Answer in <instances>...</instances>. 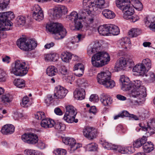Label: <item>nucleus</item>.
Segmentation results:
<instances>
[{
	"label": "nucleus",
	"mask_w": 155,
	"mask_h": 155,
	"mask_svg": "<svg viewBox=\"0 0 155 155\" xmlns=\"http://www.w3.org/2000/svg\"><path fill=\"white\" fill-rule=\"evenodd\" d=\"M134 86H132L130 92V96L134 99L130 101L132 105H138L143 104L145 101V97L146 96V88L143 85L142 82L137 80L134 81Z\"/></svg>",
	"instance_id": "f257e3e1"
},
{
	"label": "nucleus",
	"mask_w": 155,
	"mask_h": 155,
	"mask_svg": "<svg viewBox=\"0 0 155 155\" xmlns=\"http://www.w3.org/2000/svg\"><path fill=\"white\" fill-rule=\"evenodd\" d=\"M83 5L86 12L89 15H94L96 12L98 13L100 10L108 6L105 3L104 0H83Z\"/></svg>",
	"instance_id": "f03ea898"
},
{
	"label": "nucleus",
	"mask_w": 155,
	"mask_h": 155,
	"mask_svg": "<svg viewBox=\"0 0 155 155\" xmlns=\"http://www.w3.org/2000/svg\"><path fill=\"white\" fill-rule=\"evenodd\" d=\"M110 60V56L107 53L100 51L93 55L91 62L93 66L99 67L107 64Z\"/></svg>",
	"instance_id": "7ed1b4c3"
},
{
	"label": "nucleus",
	"mask_w": 155,
	"mask_h": 155,
	"mask_svg": "<svg viewBox=\"0 0 155 155\" xmlns=\"http://www.w3.org/2000/svg\"><path fill=\"white\" fill-rule=\"evenodd\" d=\"M46 28L50 32L54 34L56 39L63 38L66 35L67 32L61 24L51 22L48 24Z\"/></svg>",
	"instance_id": "20e7f679"
},
{
	"label": "nucleus",
	"mask_w": 155,
	"mask_h": 155,
	"mask_svg": "<svg viewBox=\"0 0 155 155\" xmlns=\"http://www.w3.org/2000/svg\"><path fill=\"white\" fill-rule=\"evenodd\" d=\"M14 18L15 15L11 12L0 13V31H5L10 29L12 24L8 18L12 19Z\"/></svg>",
	"instance_id": "39448f33"
},
{
	"label": "nucleus",
	"mask_w": 155,
	"mask_h": 155,
	"mask_svg": "<svg viewBox=\"0 0 155 155\" xmlns=\"http://www.w3.org/2000/svg\"><path fill=\"white\" fill-rule=\"evenodd\" d=\"M28 68L27 63L20 61H16L10 69V72L17 76H23L27 73Z\"/></svg>",
	"instance_id": "423d86ee"
},
{
	"label": "nucleus",
	"mask_w": 155,
	"mask_h": 155,
	"mask_svg": "<svg viewBox=\"0 0 155 155\" xmlns=\"http://www.w3.org/2000/svg\"><path fill=\"white\" fill-rule=\"evenodd\" d=\"M17 45L20 49L23 51H30L36 47L37 43L36 41L33 39L22 38L17 40Z\"/></svg>",
	"instance_id": "0eeeda50"
},
{
	"label": "nucleus",
	"mask_w": 155,
	"mask_h": 155,
	"mask_svg": "<svg viewBox=\"0 0 155 155\" xmlns=\"http://www.w3.org/2000/svg\"><path fill=\"white\" fill-rule=\"evenodd\" d=\"M129 0H117L116 4L117 7L123 12V17L124 19L129 20L132 17L134 13L133 9L127 4Z\"/></svg>",
	"instance_id": "6e6552de"
},
{
	"label": "nucleus",
	"mask_w": 155,
	"mask_h": 155,
	"mask_svg": "<svg viewBox=\"0 0 155 155\" xmlns=\"http://www.w3.org/2000/svg\"><path fill=\"white\" fill-rule=\"evenodd\" d=\"M67 12V8L65 6L60 5L49 9L48 12L49 16L52 18H59L62 14H65Z\"/></svg>",
	"instance_id": "1a4fd4ad"
},
{
	"label": "nucleus",
	"mask_w": 155,
	"mask_h": 155,
	"mask_svg": "<svg viewBox=\"0 0 155 155\" xmlns=\"http://www.w3.org/2000/svg\"><path fill=\"white\" fill-rule=\"evenodd\" d=\"M134 65V63L131 57L125 58L123 57L120 58L117 61L115 68L118 70L124 69L128 67L131 68Z\"/></svg>",
	"instance_id": "9d476101"
},
{
	"label": "nucleus",
	"mask_w": 155,
	"mask_h": 155,
	"mask_svg": "<svg viewBox=\"0 0 155 155\" xmlns=\"http://www.w3.org/2000/svg\"><path fill=\"white\" fill-rule=\"evenodd\" d=\"M59 72L61 74L64 80L71 84L72 81L74 79V77L71 71L68 70L65 67L63 66L61 68Z\"/></svg>",
	"instance_id": "9b49d317"
},
{
	"label": "nucleus",
	"mask_w": 155,
	"mask_h": 155,
	"mask_svg": "<svg viewBox=\"0 0 155 155\" xmlns=\"http://www.w3.org/2000/svg\"><path fill=\"white\" fill-rule=\"evenodd\" d=\"M21 139L24 142L31 144H36L38 140V136L33 133L24 134L22 136Z\"/></svg>",
	"instance_id": "f8f14e48"
},
{
	"label": "nucleus",
	"mask_w": 155,
	"mask_h": 155,
	"mask_svg": "<svg viewBox=\"0 0 155 155\" xmlns=\"http://www.w3.org/2000/svg\"><path fill=\"white\" fill-rule=\"evenodd\" d=\"M62 141L65 144L70 146L71 152L74 151L76 149L82 147L81 144L77 143L75 140L72 138H64L62 139Z\"/></svg>",
	"instance_id": "ddd939ff"
},
{
	"label": "nucleus",
	"mask_w": 155,
	"mask_h": 155,
	"mask_svg": "<svg viewBox=\"0 0 155 155\" xmlns=\"http://www.w3.org/2000/svg\"><path fill=\"white\" fill-rule=\"evenodd\" d=\"M83 132L84 136L89 140H92L96 137L97 131L93 127H85L83 130Z\"/></svg>",
	"instance_id": "4468645a"
},
{
	"label": "nucleus",
	"mask_w": 155,
	"mask_h": 155,
	"mask_svg": "<svg viewBox=\"0 0 155 155\" xmlns=\"http://www.w3.org/2000/svg\"><path fill=\"white\" fill-rule=\"evenodd\" d=\"M68 91L66 88L60 85L56 87L54 90V97L56 99H63L66 96Z\"/></svg>",
	"instance_id": "2eb2a0df"
},
{
	"label": "nucleus",
	"mask_w": 155,
	"mask_h": 155,
	"mask_svg": "<svg viewBox=\"0 0 155 155\" xmlns=\"http://www.w3.org/2000/svg\"><path fill=\"white\" fill-rule=\"evenodd\" d=\"M120 81L123 90L127 91L132 89V84L130 83V80L128 77L124 75H121L120 78Z\"/></svg>",
	"instance_id": "dca6fc26"
},
{
	"label": "nucleus",
	"mask_w": 155,
	"mask_h": 155,
	"mask_svg": "<svg viewBox=\"0 0 155 155\" xmlns=\"http://www.w3.org/2000/svg\"><path fill=\"white\" fill-rule=\"evenodd\" d=\"M111 76L110 72L108 71H101L98 73L97 76V82L100 84L101 85L108 78Z\"/></svg>",
	"instance_id": "f3484780"
},
{
	"label": "nucleus",
	"mask_w": 155,
	"mask_h": 155,
	"mask_svg": "<svg viewBox=\"0 0 155 155\" xmlns=\"http://www.w3.org/2000/svg\"><path fill=\"white\" fill-rule=\"evenodd\" d=\"M151 125H152L151 127L149 126L146 127L143 125L142 124L140 123L139 124L140 127H137L136 130L137 132L141 130L142 131L147 132L150 134H154V132L153 129L155 130V119L153 120L151 122Z\"/></svg>",
	"instance_id": "a211bd4d"
},
{
	"label": "nucleus",
	"mask_w": 155,
	"mask_h": 155,
	"mask_svg": "<svg viewBox=\"0 0 155 155\" xmlns=\"http://www.w3.org/2000/svg\"><path fill=\"white\" fill-rule=\"evenodd\" d=\"M132 71L134 74L138 76H143L147 72L145 67L141 63L136 65L133 68Z\"/></svg>",
	"instance_id": "6ab92c4d"
},
{
	"label": "nucleus",
	"mask_w": 155,
	"mask_h": 155,
	"mask_svg": "<svg viewBox=\"0 0 155 155\" xmlns=\"http://www.w3.org/2000/svg\"><path fill=\"white\" fill-rule=\"evenodd\" d=\"M101 46L98 42L92 43L88 47L87 53L89 55L93 53L99 51L101 49Z\"/></svg>",
	"instance_id": "aec40b11"
},
{
	"label": "nucleus",
	"mask_w": 155,
	"mask_h": 155,
	"mask_svg": "<svg viewBox=\"0 0 155 155\" xmlns=\"http://www.w3.org/2000/svg\"><path fill=\"white\" fill-rule=\"evenodd\" d=\"M85 93L84 88L79 87L77 88L74 92V97L79 100H82L85 98Z\"/></svg>",
	"instance_id": "412c9836"
},
{
	"label": "nucleus",
	"mask_w": 155,
	"mask_h": 155,
	"mask_svg": "<svg viewBox=\"0 0 155 155\" xmlns=\"http://www.w3.org/2000/svg\"><path fill=\"white\" fill-rule=\"evenodd\" d=\"M15 130V127L11 124L4 125L2 127L1 132L4 134H8L13 133Z\"/></svg>",
	"instance_id": "4be33fe9"
},
{
	"label": "nucleus",
	"mask_w": 155,
	"mask_h": 155,
	"mask_svg": "<svg viewBox=\"0 0 155 155\" xmlns=\"http://www.w3.org/2000/svg\"><path fill=\"white\" fill-rule=\"evenodd\" d=\"M130 44L129 38L127 37H124L119 40L118 42V46L119 48L127 49L130 46Z\"/></svg>",
	"instance_id": "5701e85b"
},
{
	"label": "nucleus",
	"mask_w": 155,
	"mask_h": 155,
	"mask_svg": "<svg viewBox=\"0 0 155 155\" xmlns=\"http://www.w3.org/2000/svg\"><path fill=\"white\" fill-rule=\"evenodd\" d=\"M55 124L53 120L47 118L42 119L41 122V126L46 128L53 127Z\"/></svg>",
	"instance_id": "b1692460"
},
{
	"label": "nucleus",
	"mask_w": 155,
	"mask_h": 155,
	"mask_svg": "<svg viewBox=\"0 0 155 155\" xmlns=\"http://www.w3.org/2000/svg\"><path fill=\"white\" fill-rule=\"evenodd\" d=\"M45 60L47 61H55L59 58V55L56 53H51L44 55Z\"/></svg>",
	"instance_id": "393cba45"
},
{
	"label": "nucleus",
	"mask_w": 155,
	"mask_h": 155,
	"mask_svg": "<svg viewBox=\"0 0 155 155\" xmlns=\"http://www.w3.org/2000/svg\"><path fill=\"white\" fill-rule=\"evenodd\" d=\"M100 100L104 106H108L110 104L112 101V100L109 96L104 94H101Z\"/></svg>",
	"instance_id": "a878e982"
},
{
	"label": "nucleus",
	"mask_w": 155,
	"mask_h": 155,
	"mask_svg": "<svg viewBox=\"0 0 155 155\" xmlns=\"http://www.w3.org/2000/svg\"><path fill=\"white\" fill-rule=\"evenodd\" d=\"M83 15L82 14H78L76 12L73 11L69 15H68L66 18L68 20L74 21L79 18H82Z\"/></svg>",
	"instance_id": "bb28decb"
},
{
	"label": "nucleus",
	"mask_w": 155,
	"mask_h": 155,
	"mask_svg": "<svg viewBox=\"0 0 155 155\" xmlns=\"http://www.w3.org/2000/svg\"><path fill=\"white\" fill-rule=\"evenodd\" d=\"M99 33L103 36L109 35L108 24L101 25L98 28Z\"/></svg>",
	"instance_id": "cd10ccee"
},
{
	"label": "nucleus",
	"mask_w": 155,
	"mask_h": 155,
	"mask_svg": "<svg viewBox=\"0 0 155 155\" xmlns=\"http://www.w3.org/2000/svg\"><path fill=\"white\" fill-rule=\"evenodd\" d=\"M84 68L83 65L81 63H78L75 64L73 70L74 71H77V72L75 74L78 77L81 76L84 73Z\"/></svg>",
	"instance_id": "c85d7f7f"
},
{
	"label": "nucleus",
	"mask_w": 155,
	"mask_h": 155,
	"mask_svg": "<svg viewBox=\"0 0 155 155\" xmlns=\"http://www.w3.org/2000/svg\"><path fill=\"white\" fill-rule=\"evenodd\" d=\"M129 1L127 3H129L128 5H132L138 11L141 10L143 8V5L141 2L139 0H129Z\"/></svg>",
	"instance_id": "c756f323"
},
{
	"label": "nucleus",
	"mask_w": 155,
	"mask_h": 155,
	"mask_svg": "<svg viewBox=\"0 0 155 155\" xmlns=\"http://www.w3.org/2000/svg\"><path fill=\"white\" fill-rule=\"evenodd\" d=\"M143 148L145 153H149L154 149V145L151 142L145 141V143L143 144Z\"/></svg>",
	"instance_id": "7c9ffc66"
},
{
	"label": "nucleus",
	"mask_w": 155,
	"mask_h": 155,
	"mask_svg": "<svg viewBox=\"0 0 155 155\" xmlns=\"http://www.w3.org/2000/svg\"><path fill=\"white\" fill-rule=\"evenodd\" d=\"M61 57L63 61L68 63L71 60L72 54L69 52L65 51L61 53Z\"/></svg>",
	"instance_id": "2f4dec72"
},
{
	"label": "nucleus",
	"mask_w": 155,
	"mask_h": 155,
	"mask_svg": "<svg viewBox=\"0 0 155 155\" xmlns=\"http://www.w3.org/2000/svg\"><path fill=\"white\" fill-rule=\"evenodd\" d=\"M84 12L82 13L83 15L82 17V18H79L78 20L74 21L75 28L76 30H79L83 27L82 22L84 21L86 18V17L84 15Z\"/></svg>",
	"instance_id": "473e14b6"
},
{
	"label": "nucleus",
	"mask_w": 155,
	"mask_h": 155,
	"mask_svg": "<svg viewBox=\"0 0 155 155\" xmlns=\"http://www.w3.org/2000/svg\"><path fill=\"white\" fill-rule=\"evenodd\" d=\"M111 76L108 78L101 85L107 88L111 89L114 87L115 85V83L114 81L111 78Z\"/></svg>",
	"instance_id": "72a5a7b5"
},
{
	"label": "nucleus",
	"mask_w": 155,
	"mask_h": 155,
	"mask_svg": "<svg viewBox=\"0 0 155 155\" xmlns=\"http://www.w3.org/2000/svg\"><path fill=\"white\" fill-rule=\"evenodd\" d=\"M144 78L145 81L149 83H153L155 84V74L150 72L146 74Z\"/></svg>",
	"instance_id": "f704fd0d"
},
{
	"label": "nucleus",
	"mask_w": 155,
	"mask_h": 155,
	"mask_svg": "<svg viewBox=\"0 0 155 155\" xmlns=\"http://www.w3.org/2000/svg\"><path fill=\"white\" fill-rule=\"evenodd\" d=\"M108 25L109 34L116 35L119 34V29L117 26L111 24H109Z\"/></svg>",
	"instance_id": "c9c22d12"
},
{
	"label": "nucleus",
	"mask_w": 155,
	"mask_h": 155,
	"mask_svg": "<svg viewBox=\"0 0 155 155\" xmlns=\"http://www.w3.org/2000/svg\"><path fill=\"white\" fill-rule=\"evenodd\" d=\"M147 140V138L144 136L141 139H139L135 141L133 143V146L135 148H139L143 145L144 143H145V141Z\"/></svg>",
	"instance_id": "e433bc0d"
},
{
	"label": "nucleus",
	"mask_w": 155,
	"mask_h": 155,
	"mask_svg": "<svg viewBox=\"0 0 155 155\" xmlns=\"http://www.w3.org/2000/svg\"><path fill=\"white\" fill-rule=\"evenodd\" d=\"M102 14L105 17L108 19H113L115 16L113 12L108 9H104L102 12Z\"/></svg>",
	"instance_id": "4c0bfd02"
},
{
	"label": "nucleus",
	"mask_w": 155,
	"mask_h": 155,
	"mask_svg": "<svg viewBox=\"0 0 155 155\" xmlns=\"http://www.w3.org/2000/svg\"><path fill=\"white\" fill-rule=\"evenodd\" d=\"M66 114L76 116L77 114L76 109L71 105H69L66 107Z\"/></svg>",
	"instance_id": "58836bf2"
},
{
	"label": "nucleus",
	"mask_w": 155,
	"mask_h": 155,
	"mask_svg": "<svg viewBox=\"0 0 155 155\" xmlns=\"http://www.w3.org/2000/svg\"><path fill=\"white\" fill-rule=\"evenodd\" d=\"M140 63L145 67L147 71L151 68V61L148 58H146L143 59Z\"/></svg>",
	"instance_id": "ea45409f"
},
{
	"label": "nucleus",
	"mask_w": 155,
	"mask_h": 155,
	"mask_svg": "<svg viewBox=\"0 0 155 155\" xmlns=\"http://www.w3.org/2000/svg\"><path fill=\"white\" fill-rule=\"evenodd\" d=\"M13 83L14 84L15 86L19 88H21L25 87V81L23 79H15L14 80Z\"/></svg>",
	"instance_id": "a19ab883"
},
{
	"label": "nucleus",
	"mask_w": 155,
	"mask_h": 155,
	"mask_svg": "<svg viewBox=\"0 0 155 155\" xmlns=\"http://www.w3.org/2000/svg\"><path fill=\"white\" fill-rule=\"evenodd\" d=\"M57 72V69L54 66H49L47 69V74L49 76H52L55 74Z\"/></svg>",
	"instance_id": "79ce46f5"
},
{
	"label": "nucleus",
	"mask_w": 155,
	"mask_h": 155,
	"mask_svg": "<svg viewBox=\"0 0 155 155\" xmlns=\"http://www.w3.org/2000/svg\"><path fill=\"white\" fill-rule=\"evenodd\" d=\"M1 101L2 103L6 104L10 103L12 101V97L11 95L9 93H6L3 95L1 98Z\"/></svg>",
	"instance_id": "37998d69"
},
{
	"label": "nucleus",
	"mask_w": 155,
	"mask_h": 155,
	"mask_svg": "<svg viewBox=\"0 0 155 155\" xmlns=\"http://www.w3.org/2000/svg\"><path fill=\"white\" fill-rule=\"evenodd\" d=\"M141 33V31L138 28H133L129 32V35L131 37H136Z\"/></svg>",
	"instance_id": "c03bdc74"
},
{
	"label": "nucleus",
	"mask_w": 155,
	"mask_h": 155,
	"mask_svg": "<svg viewBox=\"0 0 155 155\" xmlns=\"http://www.w3.org/2000/svg\"><path fill=\"white\" fill-rule=\"evenodd\" d=\"M77 40L75 37H74L68 39L66 41L65 45L69 48H71L73 45L77 42Z\"/></svg>",
	"instance_id": "a18cd8bd"
},
{
	"label": "nucleus",
	"mask_w": 155,
	"mask_h": 155,
	"mask_svg": "<svg viewBox=\"0 0 155 155\" xmlns=\"http://www.w3.org/2000/svg\"><path fill=\"white\" fill-rule=\"evenodd\" d=\"M75 116L71 115L69 114H66L65 113L64 115L63 119L66 122L71 123L74 122V119L75 118Z\"/></svg>",
	"instance_id": "49530a36"
},
{
	"label": "nucleus",
	"mask_w": 155,
	"mask_h": 155,
	"mask_svg": "<svg viewBox=\"0 0 155 155\" xmlns=\"http://www.w3.org/2000/svg\"><path fill=\"white\" fill-rule=\"evenodd\" d=\"M32 16L34 19L38 21L42 20L44 17L43 11L37 13H33Z\"/></svg>",
	"instance_id": "de8ad7c7"
},
{
	"label": "nucleus",
	"mask_w": 155,
	"mask_h": 155,
	"mask_svg": "<svg viewBox=\"0 0 155 155\" xmlns=\"http://www.w3.org/2000/svg\"><path fill=\"white\" fill-rule=\"evenodd\" d=\"M144 22L146 26L149 25L155 22V17L152 16H148L145 18Z\"/></svg>",
	"instance_id": "09e8293b"
},
{
	"label": "nucleus",
	"mask_w": 155,
	"mask_h": 155,
	"mask_svg": "<svg viewBox=\"0 0 155 155\" xmlns=\"http://www.w3.org/2000/svg\"><path fill=\"white\" fill-rule=\"evenodd\" d=\"M17 25L19 26H23L25 23V18L22 16H20L16 19Z\"/></svg>",
	"instance_id": "8fccbe9b"
},
{
	"label": "nucleus",
	"mask_w": 155,
	"mask_h": 155,
	"mask_svg": "<svg viewBox=\"0 0 155 155\" xmlns=\"http://www.w3.org/2000/svg\"><path fill=\"white\" fill-rule=\"evenodd\" d=\"M54 124L55 128L59 130L63 131L65 129V125L60 122L55 123Z\"/></svg>",
	"instance_id": "3c124183"
},
{
	"label": "nucleus",
	"mask_w": 155,
	"mask_h": 155,
	"mask_svg": "<svg viewBox=\"0 0 155 155\" xmlns=\"http://www.w3.org/2000/svg\"><path fill=\"white\" fill-rule=\"evenodd\" d=\"M55 155H65L66 153V150L61 148L55 149L53 151Z\"/></svg>",
	"instance_id": "603ef678"
},
{
	"label": "nucleus",
	"mask_w": 155,
	"mask_h": 155,
	"mask_svg": "<svg viewBox=\"0 0 155 155\" xmlns=\"http://www.w3.org/2000/svg\"><path fill=\"white\" fill-rule=\"evenodd\" d=\"M24 153L26 155H38L36 151L30 149H25L24 150Z\"/></svg>",
	"instance_id": "864d4df0"
},
{
	"label": "nucleus",
	"mask_w": 155,
	"mask_h": 155,
	"mask_svg": "<svg viewBox=\"0 0 155 155\" xmlns=\"http://www.w3.org/2000/svg\"><path fill=\"white\" fill-rule=\"evenodd\" d=\"M87 149L89 151H95L97 148V145L94 143H91L87 145Z\"/></svg>",
	"instance_id": "5fc2aeb1"
},
{
	"label": "nucleus",
	"mask_w": 155,
	"mask_h": 155,
	"mask_svg": "<svg viewBox=\"0 0 155 155\" xmlns=\"http://www.w3.org/2000/svg\"><path fill=\"white\" fill-rule=\"evenodd\" d=\"M29 100L27 96H25L22 99V102L21 103V106L23 107H27L29 105Z\"/></svg>",
	"instance_id": "6e6d98bb"
},
{
	"label": "nucleus",
	"mask_w": 155,
	"mask_h": 155,
	"mask_svg": "<svg viewBox=\"0 0 155 155\" xmlns=\"http://www.w3.org/2000/svg\"><path fill=\"white\" fill-rule=\"evenodd\" d=\"M10 0H0V9L6 8Z\"/></svg>",
	"instance_id": "4d7b16f0"
},
{
	"label": "nucleus",
	"mask_w": 155,
	"mask_h": 155,
	"mask_svg": "<svg viewBox=\"0 0 155 155\" xmlns=\"http://www.w3.org/2000/svg\"><path fill=\"white\" fill-rule=\"evenodd\" d=\"M31 10L33 11V13H37L40 12L42 11L40 6L38 5H35L31 8Z\"/></svg>",
	"instance_id": "13d9d810"
},
{
	"label": "nucleus",
	"mask_w": 155,
	"mask_h": 155,
	"mask_svg": "<svg viewBox=\"0 0 155 155\" xmlns=\"http://www.w3.org/2000/svg\"><path fill=\"white\" fill-rule=\"evenodd\" d=\"M6 78V74L3 70L0 69V82L5 81Z\"/></svg>",
	"instance_id": "bf43d9fd"
},
{
	"label": "nucleus",
	"mask_w": 155,
	"mask_h": 155,
	"mask_svg": "<svg viewBox=\"0 0 155 155\" xmlns=\"http://www.w3.org/2000/svg\"><path fill=\"white\" fill-rule=\"evenodd\" d=\"M35 117L38 120L43 119L45 117V113L42 112H38L35 115Z\"/></svg>",
	"instance_id": "052dcab7"
},
{
	"label": "nucleus",
	"mask_w": 155,
	"mask_h": 155,
	"mask_svg": "<svg viewBox=\"0 0 155 155\" xmlns=\"http://www.w3.org/2000/svg\"><path fill=\"white\" fill-rule=\"evenodd\" d=\"M89 100L93 102H97L99 101V97L97 95L93 94L90 96Z\"/></svg>",
	"instance_id": "680f3d73"
},
{
	"label": "nucleus",
	"mask_w": 155,
	"mask_h": 155,
	"mask_svg": "<svg viewBox=\"0 0 155 155\" xmlns=\"http://www.w3.org/2000/svg\"><path fill=\"white\" fill-rule=\"evenodd\" d=\"M101 142V144L102 145L104 148L108 150H109L110 149V147L111 143H109L104 140H102Z\"/></svg>",
	"instance_id": "e2e57ef3"
},
{
	"label": "nucleus",
	"mask_w": 155,
	"mask_h": 155,
	"mask_svg": "<svg viewBox=\"0 0 155 155\" xmlns=\"http://www.w3.org/2000/svg\"><path fill=\"white\" fill-rule=\"evenodd\" d=\"M54 98H56L54 97V94L53 96L52 95H48L45 99V102L47 104H49L50 103V102Z\"/></svg>",
	"instance_id": "0e129e2a"
},
{
	"label": "nucleus",
	"mask_w": 155,
	"mask_h": 155,
	"mask_svg": "<svg viewBox=\"0 0 155 155\" xmlns=\"http://www.w3.org/2000/svg\"><path fill=\"white\" fill-rule=\"evenodd\" d=\"M85 35L83 34H79L77 36L76 38H78V40H77V42L78 43L83 40L85 38Z\"/></svg>",
	"instance_id": "69168bd1"
},
{
	"label": "nucleus",
	"mask_w": 155,
	"mask_h": 155,
	"mask_svg": "<svg viewBox=\"0 0 155 155\" xmlns=\"http://www.w3.org/2000/svg\"><path fill=\"white\" fill-rule=\"evenodd\" d=\"M38 147L41 149H44L46 147V145L42 141H39L38 144Z\"/></svg>",
	"instance_id": "338daca9"
},
{
	"label": "nucleus",
	"mask_w": 155,
	"mask_h": 155,
	"mask_svg": "<svg viewBox=\"0 0 155 155\" xmlns=\"http://www.w3.org/2000/svg\"><path fill=\"white\" fill-rule=\"evenodd\" d=\"M54 112L56 114L58 115H61L63 114L62 111L58 107L54 109Z\"/></svg>",
	"instance_id": "774afa93"
}]
</instances>
